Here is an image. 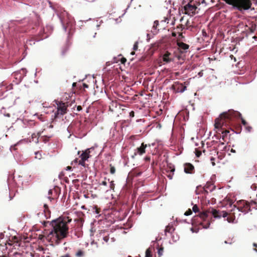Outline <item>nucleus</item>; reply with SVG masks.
I'll return each mask as SVG.
<instances>
[{
  "label": "nucleus",
  "instance_id": "1",
  "mask_svg": "<svg viewBox=\"0 0 257 257\" xmlns=\"http://www.w3.org/2000/svg\"><path fill=\"white\" fill-rule=\"evenodd\" d=\"M71 221L72 219L69 217L63 216L53 220L51 222L45 221L44 224L45 226L49 223L53 228L48 235V238L52 243L59 244L63 239L67 237L69 230L67 224Z\"/></svg>",
  "mask_w": 257,
  "mask_h": 257
},
{
  "label": "nucleus",
  "instance_id": "2",
  "mask_svg": "<svg viewBox=\"0 0 257 257\" xmlns=\"http://www.w3.org/2000/svg\"><path fill=\"white\" fill-rule=\"evenodd\" d=\"M240 113L233 110H229L220 114L219 117L215 120V128L220 131L222 134V140L224 141L226 135L229 133V128L231 129L235 118L240 116Z\"/></svg>",
  "mask_w": 257,
  "mask_h": 257
},
{
  "label": "nucleus",
  "instance_id": "3",
  "mask_svg": "<svg viewBox=\"0 0 257 257\" xmlns=\"http://www.w3.org/2000/svg\"><path fill=\"white\" fill-rule=\"evenodd\" d=\"M209 213L212 215L214 217L219 218L221 217L224 218L226 217L229 214L228 212L225 211H219L215 209L210 208L205 211L200 213L198 215L194 217L193 220H197V221L203 226V228H207L209 226L210 222L208 221L206 222V224L204 225L202 221H205L206 220L208 217Z\"/></svg>",
  "mask_w": 257,
  "mask_h": 257
},
{
  "label": "nucleus",
  "instance_id": "4",
  "mask_svg": "<svg viewBox=\"0 0 257 257\" xmlns=\"http://www.w3.org/2000/svg\"><path fill=\"white\" fill-rule=\"evenodd\" d=\"M232 6L240 12L248 10L251 8L252 3L257 4V0H223Z\"/></svg>",
  "mask_w": 257,
  "mask_h": 257
},
{
  "label": "nucleus",
  "instance_id": "5",
  "mask_svg": "<svg viewBox=\"0 0 257 257\" xmlns=\"http://www.w3.org/2000/svg\"><path fill=\"white\" fill-rule=\"evenodd\" d=\"M57 105V110L54 114V118L61 117L67 113L68 105L62 101H56Z\"/></svg>",
  "mask_w": 257,
  "mask_h": 257
},
{
  "label": "nucleus",
  "instance_id": "6",
  "mask_svg": "<svg viewBox=\"0 0 257 257\" xmlns=\"http://www.w3.org/2000/svg\"><path fill=\"white\" fill-rule=\"evenodd\" d=\"M234 208H237L238 211L246 213L250 210V204L248 201L244 200H241L236 202V204L233 205Z\"/></svg>",
  "mask_w": 257,
  "mask_h": 257
},
{
  "label": "nucleus",
  "instance_id": "7",
  "mask_svg": "<svg viewBox=\"0 0 257 257\" xmlns=\"http://www.w3.org/2000/svg\"><path fill=\"white\" fill-rule=\"evenodd\" d=\"M90 149H87L85 151L82 152V153L80 155L79 157L80 160L76 159L75 162L78 163L79 165H81L84 168L88 167V165L85 163V161H87L90 157H91Z\"/></svg>",
  "mask_w": 257,
  "mask_h": 257
},
{
  "label": "nucleus",
  "instance_id": "8",
  "mask_svg": "<svg viewBox=\"0 0 257 257\" xmlns=\"http://www.w3.org/2000/svg\"><path fill=\"white\" fill-rule=\"evenodd\" d=\"M168 22H166V20L161 21H155L154 23L153 29L154 30H157L158 31H163L164 30L169 31L167 29L168 27Z\"/></svg>",
  "mask_w": 257,
  "mask_h": 257
},
{
  "label": "nucleus",
  "instance_id": "9",
  "mask_svg": "<svg viewBox=\"0 0 257 257\" xmlns=\"http://www.w3.org/2000/svg\"><path fill=\"white\" fill-rule=\"evenodd\" d=\"M185 14L192 16L195 14V11L197 7L195 5H192L190 3L184 6V7Z\"/></svg>",
  "mask_w": 257,
  "mask_h": 257
},
{
  "label": "nucleus",
  "instance_id": "10",
  "mask_svg": "<svg viewBox=\"0 0 257 257\" xmlns=\"http://www.w3.org/2000/svg\"><path fill=\"white\" fill-rule=\"evenodd\" d=\"M147 145L145 144L144 143H142L141 146L140 147H138L135 150L134 152V155L132 156L133 158H135V157L137 155H143L144 154L146 153V148L147 147Z\"/></svg>",
  "mask_w": 257,
  "mask_h": 257
},
{
  "label": "nucleus",
  "instance_id": "11",
  "mask_svg": "<svg viewBox=\"0 0 257 257\" xmlns=\"http://www.w3.org/2000/svg\"><path fill=\"white\" fill-rule=\"evenodd\" d=\"M184 171L186 174H194L195 173L194 166L190 163H186L184 164Z\"/></svg>",
  "mask_w": 257,
  "mask_h": 257
},
{
  "label": "nucleus",
  "instance_id": "12",
  "mask_svg": "<svg viewBox=\"0 0 257 257\" xmlns=\"http://www.w3.org/2000/svg\"><path fill=\"white\" fill-rule=\"evenodd\" d=\"M171 53L168 51L165 52L164 54L163 55V60L166 63H169L172 61L173 59L170 57Z\"/></svg>",
  "mask_w": 257,
  "mask_h": 257
},
{
  "label": "nucleus",
  "instance_id": "13",
  "mask_svg": "<svg viewBox=\"0 0 257 257\" xmlns=\"http://www.w3.org/2000/svg\"><path fill=\"white\" fill-rule=\"evenodd\" d=\"M215 186L211 183V182H207L205 186H204V189L205 192L207 193L208 192V190H209L210 192H211L214 189H215Z\"/></svg>",
  "mask_w": 257,
  "mask_h": 257
},
{
  "label": "nucleus",
  "instance_id": "14",
  "mask_svg": "<svg viewBox=\"0 0 257 257\" xmlns=\"http://www.w3.org/2000/svg\"><path fill=\"white\" fill-rule=\"evenodd\" d=\"M234 209H232L231 210V212L228 215L229 216L227 217L226 220L229 223H233L234 220H235V217L234 215L235 212H234Z\"/></svg>",
  "mask_w": 257,
  "mask_h": 257
},
{
  "label": "nucleus",
  "instance_id": "15",
  "mask_svg": "<svg viewBox=\"0 0 257 257\" xmlns=\"http://www.w3.org/2000/svg\"><path fill=\"white\" fill-rule=\"evenodd\" d=\"M41 133H38L37 134H33L31 136V139H30V142H34L35 143H38L39 142V140H40Z\"/></svg>",
  "mask_w": 257,
  "mask_h": 257
},
{
  "label": "nucleus",
  "instance_id": "16",
  "mask_svg": "<svg viewBox=\"0 0 257 257\" xmlns=\"http://www.w3.org/2000/svg\"><path fill=\"white\" fill-rule=\"evenodd\" d=\"M175 230V228L172 224H168L166 226L165 229V235H167V233H169L172 234Z\"/></svg>",
  "mask_w": 257,
  "mask_h": 257
},
{
  "label": "nucleus",
  "instance_id": "17",
  "mask_svg": "<svg viewBox=\"0 0 257 257\" xmlns=\"http://www.w3.org/2000/svg\"><path fill=\"white\" fill-rule=\"evenodd\" d=\"M168 168H169V169L167 168V169H168V170H166V172L169 173L167 175V176L170 179H172L173 178V176L174 175V173L175 169L174 167H172L171 166H169V167H168Z\"/></svg>",
  "mask_w": 257,
  "mask_h": 257
},
{
  "label": "nucleus",
  "instance_id": "18",
  "mask_svg": "<svg viewBox=\"0 0 257 257\" xmlns=\"http://www.w3.org/2000/svg\"><path fill=\"white\" fill-rule=\"evenodd\" d=\"M177 45L180 50H186L189 48V46L183 42H178Z\"/></svg>",
  "mask_w": 257,
  "mask_h": 257
},
{
  "label": "nucleus",
  "instance_id": "19",
  "mask_svg": "<svg viewBox=\"0 0 257 257\" xmlns=\"http://www.w3.org/2000/svg\"><path fill=\"white\" fill-rule=\"evenodd\" d=\"M44 212L45 213V215L48 218L50 217V211L49 210L48 206L47 204L44 205Z\"/></svg>",
  "mask_w": 257,
  "mask_h": 257
},
{
  "label": "nucleus",
  "instance_id": "20",
  "mask_svg": "<svg viewBox=\"0 0 257 257\" xmlns=\"http://www.w3.org/2000/svg\"><path fill=\"white\" fill-rule=\"evenodd\" d=\"M186 89V86H184L183 84H179L178 85L177 91L180 92H183Z\"/></svg>",
  "mask_w": 257,
  "mask_h": 257
},
{
  "label": "nucleus",
  "instance_id": "21",
  "mask_svg": "<svg viewBox=\"0 0 257 257\" xmlns=\"http://www.w3.org/2000/svg\"><path fill=\"white\" fill-rule=\"evenodd\" d=\"M49 139H50V137L46 136H41V137L40 136V141H42L45 143L48 142L49 141Z\"/></svg>",
  "mask_w": 257,
  "mask_h": 257
},
{
  "label": "nucleus",
  "instance_id": "22",
  "mask_svg": "<svg viewBox=\"0 0 257 257\" xmlns=\"http://www.w3.org/2000/svg\"><path fill=\"white\" fill-rule=\"evenodd\" d=\"M145 257H152V251L150 248H149L146 250Z\"/></svg>",
  "mask_w": 257,
  "mask_h": 257
},
{
  "label": "nucleus",
  "instance_id": "23",
  "mask_svg": "<svg viewBox=\"0 0 257 257\" xmlns=\"http://www.w3.org/2000/svg\"><path fill=\"white\" fill-rule=\"evenodd\" d=\"M84 252L81 250H79L76 253V256L77 257H82L84 255Z\"/></svg>",
  "mask_w": 257,
  "mask_h": 257
},
{
  "label": "nucleus",
  "instance_id": "24",
  "mask_svg": "<svg viewBox=\"0 0 257 257\" xmlns=\"http://www.w3.org/2000/svg\"><path fill=\"white\" fill-rule=\"evenodd\" d=\"M115 172V168L112 165H110V173L111 174H114Z\"/></svg>",
  "mask_w": 257,
  "mask_h": 257
},
{
  "label": "nucleus",
  "instance_id": "25",
  "mask_svg": "<svg viewBox=\"0 0 257 257\" xmlns=\"http://www.w3.org/2000/svg\"><path fill=\"white\" fill-rule=\"evenodd\" d=\"M192 210L194 212H199V208L197 206V205H194L193 206V208H192Z\"/></svg>",
  "mask_w": 257,
  "mask_h": 257
},
{
  "label": "nucleus",
  "instance_id": "26",
  "mask_svg": "<svg viewBox=\"0 0 257 257\" xmlns=\"http://www.w3.org/2000/svg\"><path fill=\"white\" fill-rule=\"evenodd\" d=\"M231 130L234 132H235L236 133H239L241 131V126L240 125H239L237 128H236V131H234V130L233 128H232L231 127Z\"/></svg>",
  "mask_w": 257,
  "mask_h": 257
},
{
  "label": "nucleus",
  "instance_id": "27",
  "mask_svg": "<svg viewBox=\"0 0 257 257\" xmlns=\"http://www.w3.org/2000/svg\"><path fill=\"white\" fill-rule=\"evenodd\" d=\"M192 213V211L190 209H189L188 210H187L185 213V215H186V216H188V215H191V214Z\"/></svg>",
  "mask_w": 257,
  "mask_h": 257
},
{
  "label": "nucleus",
  "instance_id": "28",
  "mask_svg": "<svg viewBox=\"0 0 257 257\" xmlns=\"http://www.w3.org/2000/svg\"><path fill=\"white\" fill-rule=\"evenodd\" d=\"M195 154H196V157H199L201 156V152L200 151H199V150H195Z\"/></svg>",
  "mask_w": 257,
  "mask_h": 257
},
{
  "label": "nucleus",
  "instance_id": "29",
  "mask_svg": "<svg viewBox=\"0 0 257 257\" xmlns=\"http://www.w3.org/2000/svg\"><path fill=\"white\" fill-rule=\"evenodd\" d=\"M138 49V42H136L133 46V49L134 51L137 50Z\"/></svg>",
  "mask_w": 257,
  "mask_h": 257
},
{
  "label": "nucleus",
  "instance_id": "30",
  "mask_svg": "<svg viewBox=\"0 0 257 257\" xmlns=\"http://www.w3.org/2000/svg\"><path fill=\"white\" fill-rule=\"evenodd\" d=\"M245 128H246V130L248 132H250L252 130V127L250 126H248L247 125H246L245 126Z\"/></svg>",
  "mask_w": 257,
  "mask_h": 257
},
{
  "label": "nucleus",
  "instance_id": "31",
  "mask_svg": "<svg viewBox=\"0 0 257 257\" xmlns=\"http://www.w3.org/2000/svg\"><path fill=\"white\" fill-rule=\"evenodd\" d=\"M163 248L161 247L158 250V254L159 255H161L163 254Z\"/></svg>",
  "mask_w": 257,
  "mask_h": 257
},
{
  "label": "nucleus",
  "instance_id": "32",
  "mask_svg": "<svg viewBox=\"0 0 257 257\" xmlns=\"http://www.w3.org/2000/svg\"><path fill=\"white\" fill-rule=\"evenodd\" d=\"M110 188L112 190H113L114 188V184L112 181L110 182Z\"/></svg>",
  "mask_w": 257,
  "mask_h": 257
},
{
  "label": "nucleus",
  "instance_id": "33",
  "mask_svg": "<svg viewBox=\"0 0 257 257\" xmlns=\"http://www.w3.org/2000/svg\"><path fill=\"white\" fill-rule=\"evenodd\" d=\"M94 208L95 209V212L96 214H98L100 212V209L98 208L97 206H95Z\"/></svg>",
  "mask_w": 257,
  "mask_h": 257
},
{
  "label": "nucleus",
  "instance_id": "34",
  "mask_svg": "<svg viewBox=\"0 0 257 257\" xmlns=\"http://www.w3.org/2000/svg\"><path fill=\"white\" fill-rule=\"evenodd\" d=\"M109 236H104V237H103V240H104L105 242H108V240H109Z\"/></svg>",
  "mask_w": 257,
  "mask_h": 257
},
{
  "label": "nucleus",
  "instance_id": "35",
  "mask_svg": "<svg viewBox=\"0 0 257 257\" xmlns=\"http://www.w3.org/2000/svg\"><path fill=\"white\" fill-rule=\"evenodd\" d=\"M241 122H242V123L243 124V125L244 126H245L246 125H247V122L244 119H243V118L241 119Z\"/></svg>",
  "mask_w": 257,
  "mask_h": 257
},
{
  "label": "nucleus",
  "instance_id": "36",
  "mask_svg": "<svg viewBox=\"0 0 257 257\" xmlns=\"http://www.w3.org/2000/svg\"><path fill=\"white\" fill-rule=\"evenodd\" d=\"M130 116L132 117H134L135 116V112L134 111H131L130 112Z\"/></svg>",
  "mask_w": 257,
  "mask_h": 257
},
{
  "label": "nucleus",
  "instance_id": "37",
  "mask_svg": "<svg viewBox=\"0 0 257 257\" xmlns=\"http://www.w3.org/2000/svg\"><path fill=\"white\" fill-rule=\"evenodd\" d=\"M100 184L101 185H103V186H106L107 184V183L106 181H103Z\"/></svg>",
  "mask_w": 257,
  "mask_h": 257
},
{
  "label": "nucleus",
  "instance_id": "38",
  "mask_svg": "<svg viewBox=\"0 0 257 257\" xmlns=\"http://www.w3.org/2000/svg\"><path fill=\"white\" fill-rule=\"evenodd\" d=\"M126 61V59L125 58H122L121 60V62L122 64H124V63Z\"/></svg>",
  "mask_w": 257,
  "mask_h": 257
},
{
  "label": "nucleus",
  "instance_id": "39",
  "mask_svg": "<svg viewBox=\"0 0 257 257\" xmlns=\"http://www.w3.org/2000/svg\"><path fill=\"white\" fill-rule=\"evenodd\" d=\"M151 160L150 157L147 156L145 158V160L146 161H150Z\"/></svg>",
  "mask_w": 257,
  "mask_h": 257
},
{
  "label": "nucleus",
  "instance_id": "40",
  "mask_svg": "<svg viewBox=\"0 0 257 257\" xmlns=\"http://www.w3.org/2000/svg\"><path fill=\"white\" fill-rule=\"evenodd\" d=\"M208 33H202V35L203 36V37H209V35H207Z\"/></svg>",
  "mask_w": 257,
  "mask_h": 257
},
{
  "label": "nucleus",
  "instance_id": "41",
  "mask_svg": "<svg viewBox=\"0 0 257 257\" xmlns=\"http://www.w3.org/2000/svg\"><path fill=\"white\" fill-rule=\"evenodd\" d=\"M77 110L78 111H79L81 110H82V107H81V106H80V105H78V106H77Z\"/></svg>",
  "mask_w": 257,
  "mask_h": 257
},
{
  "label": "nucleus",
  "instance_id": "42",
  "mask_svg": "<svg viewBox=\"0 0 257 257\" xmlns=\"http://www.w3.org/2000/svg\"><path fill=\"white\" fill-rule=\"evenodd\" d=\"M249 204H250V206H251L253 204L255 205L256 204V202L255 201H251L250 202H249Z\"/></svg>",
  "mask_w": 257,
  "mask_h": 257
},
{
  "label": "nucleus",
  "instance_id": "43",
  "mask_svg": "<svg viewBox=\"0 0 257 257\" xmlns=\"http://www.w3.org/2000/svg\"><path fill=\"white\" fill-rule=\"evenodd\" d=\"M60 257H71L69 254H66L64 255H62Z\"/></svg>",
  "mask_w": 257,
  "mask_h": 257
},
{
  "label": "nucleus",
  "instance_id": "44",
  "mask_svg": "<svg viewBox=\"0 0 257 257\" xmlns=\"http://www.w3.org/2000/svg\"><path fill=\"white\" fill-rule=\"evenodd\" d=\"M83 86L84 88H88V85L85 83H83Z\"/></svg>",
  "mask_w": 257,
  "mask_h": 257
},
{
  "label": "nucleus",
  "instance_id": "45",
  "mask_svg": "<svg viewBox=\"0 0 257 257\" xmlns=\"http://www.w3.org/2000/svg\"><path fill=\"white\" fill-rule=\"evenodd\" d=\"M253 246L255 247L256 248H257V243H253Z\"/></svg>",
  "mask_w": 257,
  "mask_h": 257
},
{
  "label": "nucleus",
  "instance_id": "46",
  "mask_svg": "<svg viewBox=\"0 0 257 257\" xmlns=\"http://www.w3.org/2000/svg\"><path fill=\"white\" fill-rule=\"evenodd\" d=\"M230 152L232 153H235V151L234 150H233V149H231Z\"/></svg>",
  "mask_w": 257,
  "mask_h": 257
},
{
  "label": "nucleus",
  "instance_id": "47",
  "mask_svg": "<svg viewBox=\"0 0 257 257\" xmlns=\"http://www.w3.org/2000/svg\"><path fill=\"white\" fill-rule=\"evenodd\" d=\"M172 35L173 37H176V33H172Z\"/></svg>",
  "mask_w": 257,
  "mask_h": 257
},
{
  "label": "nucleus",
  "instance_id": "48",
  "mask_svg": "<svg viewBox=\"0 0 257 257\" xmlns=\"http://www.w3.org/2000/svg\"><path fill=\"white\" fill-rule=\"evenodd\" d=\"M65 30V31H69V32H70V31H71V29H68V30H67V29L66 28Z\"/></svg>",
  "mask_w": 257,
  "mask_h": 257
},
{
  "label": "nucleus",
  "instance_id": "49",
  "mask_svg": "<svg viewBox=\"0 0 257 257\" xmlns=\"http://www.w3.org/2000/svg\"><path fill=\"white\" fill-rule=\"evenodd\" d=\"M135 54V51H133V52H132L131 53V55H134Z\"/></svg>",
  "mask_w": 257,
  "mask_h": 257
},
{
  "label": "nucleus",
  "instance_id": "50",
  "mask_svg": "<svg viewBox=\"0 0 257 257\" xmlns=\"http://www.w3.org/2000/svg\"><path fill=\"white\" fill-rule=\"evenodd\" d=\"M232 205V202L231 201L229 202V205H230V206H231Z\"/></svg>",
  "mask_w": 257,
  "mask_h": 257
},
{
  "label": "nucleus",
  "instance_id": "51",
  "mask_svg": "<svg viewBox=\"0 0 257 257\" xmlns=\"http://www.w3.org/2000/svg\"><path fill=\"white\" fill-rule=\"evenodd\" d=\"M0 257H9V256H7L6 255H0Z\"/></svg>",
  "mask_w": 257,
  "mask_h": 257
},
{
  "label": "nucleus",
  "instance_id": "52",
  "mask_svg": "<svg viewBox=\"0 0 257 257\" xmlns=\"http://www.w3.org/2000/svg\"><path fill=\"white\" fill-rule=\"evenodd\" d=\"M76 85V83H73L72 85H73V86L74 87V86H75Z\"/></svg>",
  "mask_w": 257,
  "mask_h": 257
},
{
  "label": "nucleus",
  "instance_id": "53",
  "mask_svg": "<svg viewBox=\"0 0 257 257\" xmlns=\"http://www.w3.org/2000/svg\"><path fill=\"white\" fill-rule=\"evenodd\" d=\"M49 194H52V191L51 190H49Z\"/></svg>",
  "mask_w": 257,
  "mask_h": 257
},
{
  "label": "nucleus",
  "instance_id": "54",
  "mask_svg": "<svg viewBox=\"0 0 257 257\" xmlns=\"http://www.w3.org/2000/svg\"><path fill=\"white\" fill-rule=\"evenodd\" d=\"M179 36H182V33H179Z\"/></svg>",
  "mask_w": 257,
  "mask_h": 257
},
{
  "label": "nucleus",
  "instance_id": "55",
  "mask_svg": "<svg viewBox=\"0 0 257 257\" xmlns=\"http://www.w3.org/2000/svg\"><path fill=\"white\" fill-rule=\"evenodd\" d=\"M220 145H224V143H220Z\"/></svg>",
  "mask_w": 257,
  "mask_h": 257
},
{
  "label": "nucleus",
  "instance_id": "56",
  "mask_svg": "<svg viewBox=\"0 0 257 257\" xmlns=\"http://www.w3.org/2000/svg\"><path fill=\"white\" fill-rule=\"evenodd\" d=\"M212 165H213V166H214V165H215V163L212 162Z\"/></svg>",
  "mask_w": 257,
  "mask_h": 257
},
{
  "label": "nucleus",
  "instance_id": "57",
  "mask_svg": "<svg viewBox=\"0 0 257 257\" xmlns=\"http://www.w3.org/2000/svg\"><path fill=\"white\" fill-rule=\"evenodd\" d=\"M36 154L37 155H38L39 154V153H36Z\"/></svg>",
  "mask_w": 257,
  "mask_h": 257
},
{
  "label": "nucleus",
  "instance_id": "58",
  "mask_svg": "<svg viewBox=\"0 0 257 257\" xmlns=\"http://www.w3.org/2000/svg\"><path fill=\"white\" fill-rule=\"evenodd\" d=\"M71 167H68V169H69Z\"/></svg>",
  "mask_w": 257,
  "mask_h": 257
},
{
  "label": "nucleus",
  "instance_id": "59",
  "mask_svg": "<svg viewBox=\"0 0 257 257\" xmlns=\"http://www.w3.org/2000/svg\"><path fill=\"white\" fill-rule=\"evenodd\" d=\"M71 167H68V169H69Z\"/></svg>",
  "mask_w": 257,
  "mask_h": 257
},
{
  "label": "nucleus",
  "instance_id": "60",
  "mask_svg": "<svg viewBox=\"0 0 257 257\" xmlns=\"http://www.w3.org/2000/svg\"><path fill=\"white\" fill-rule=\"evenodd\" d=\"M214 160V158L211 159V160Z\"/></svg>",
  "mask_w": 257,
  "mask_h": 257
},
{
  "label": "nucleus",
  "instance_id": "61",
  "mask_svg": "<svg viewBox=\"0 0 257 257\" xmlns=\"http://www.w3.org/2000/svg\"><path fill=\"white\" fill-rule=\"evenodd\" d=\"M254 250L257 251V249L255 248Z\"/></svg>",
  "mask_w": 257,
  "mask_h": 257
},
{
  "label": "nucleus",
  "instance_id": "62",
  "mask_svg": "<svg viewBox=\"0 0 257 257\" xmlns=\"http://www.w3.org/2000/svg\"><path fill=\"white\" fill-rule=\"evenodd\" d=\"M166 21L167 20V21H169V20H167V19H166Z\"/></svg>",
  "mask_w": 257,
  "mask_h": 257
},
{
  "label": "nucleus",
  "instance_id": "63",
  "mask_svg": "<svg viewBox=\"0 0 257 257\" xmlns=\"http://www.w3.org/2000/svg\"><path fill=\"white\" fill-rule=\"evenodd\" d=\"M128 257H131V256H129Z\"/></svg>",
  "mask_w": 257,
  "mask_h": 257
},
{
  "label": "nucleus",
  "instance_id": "64",
  "mask_svg": "<svg viewBox=\"0 0 257 257\" xmlns=\"http://www.w3.org/2000/svg\"><path fill=\"white\" fill-rule=\"evenodd\" d=\"M256 177H257V175H256Z\"/></svg>",
  "mask_w": 257,
  "mask_h": 257
}]
</instances>
